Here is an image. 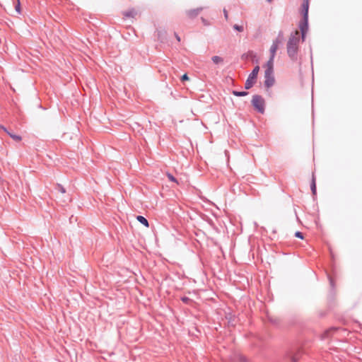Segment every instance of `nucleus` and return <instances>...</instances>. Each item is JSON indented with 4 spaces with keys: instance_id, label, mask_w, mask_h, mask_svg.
Masks as SVG:
<instances>
[{
    "instance_id": "f257e3e1",
    "label": "nucleus",
    "mask_w": 362,
    "mask_h": 362,
    "mask_svg": "<svg viewBox=\"0 0 362 362\" xmlns=\"http://www.w3.org/2000/svg\"><path fill=\"white\" fill-rule=\"evenodd\" d=\"M300 42V33L296 31L295 33L290 37L288 45L287 52L291 59H295L298 50V45Z\"/></svg>"
},
{
    "instance_id": "f03ea898",
    "label": "nucleus",
    "mask_w": 362,
    "mask_h": 362,
    "mask_svg": "<svg viewBox=\"0 0 362 362\" xmlns=\"http://www.w3.org/2000/svg\"><path fill=\"white\" fill-rule=\"evenodd\" d=\"M303 10L302 13L303 15V21L300 23V30L302 33V37H304L305 33L308 30V8H309V4L308 1L306 0L304 1L302 6Z\"/></svg>"
},
{
    "instance_id": "7ed1b4c3",
    "label": "nucleus",
    "mask_w": 362,
    "mask_h": 362,
    "mask_svg": "<svg viewBox=\"0 0 362 362\" xmlns=\"http://www.w3.org/2000/svg\"><path fill=\"white\" fill-rule=\"evenodd\" d=\"M259 71V66L257 65L249 75L245 82V86L246 89H250L255 83Z\"/></svg>"
},
{
    "instance_id": "20e7f679",
    "label": "nucleus",
    "mask_w": 362,
    "mask_h": 362,
    "mask_svg": "<svg viewBox=\"0 0 362 362\" xmlns=\"http://www.w3.org/2000/svg\"><path fill=\"white\" fill-rule=\"evenodd\" d=\"M252 103L255 108L259 112L263 113L264 111L265 102L264 98L260 95L253 96Z\"/></svg>"
},
{
    "instance_id": "39448f33",
    "label": "nucleus",
    "mask_w": 362,
    "mask_h": 362,
    "mask_svg": "<svg viewBox=\"0 0 362 362\" xmlns=\"http://www.w3.org/2000/svg\"><path fill=\"white\" fill-rule=\"evenodd\" d=\"M284 40L283 37L281 35L276 37V39L273 42L272 45L270 47V54L272 58H274L276 50L279 48V45L282 44Z\"/></svg>"
},
{
    "instance_id": "423d86ee",
    "label": "nucleus",
    "mask_w": 362,
    "mask_h": 362,
    "mask_svg": "<svg viewBox=\"0 0 362 362\" xmlns=\"http://www.w3.org/2000/svg\"><path fill=\"white\" fill-rule=\"evenodd\" d=\"M264 84L267 88L272 86L274 83V78L273 76H264Z\"/></svg>"
},
{
    "instance_id": "0eeeda50",
    "label": "nucleus",
    "mask_w": 362,
    "mask_h": 362,
    "mask_svg": "<svg viewBox=\"0 0 362 362\" xmlns=\"http://www.w3.org/2000/svg\"><path fill=\"white\" fill-rule=\"evenodd\" d=\"M136 219L141 223L144 224L146 227H148V221L144 216H138L136 217Z\"/></svg>"
},
{
    "instance_id": "6e6552de",
    "label": "nucleus",
    "mask_w": 362,
    "mask_h": 362,
    "mask_svg": "<svg viewBox=\"0 0 362 362\" xmlns=\"http://www.w3.org/2000/svg\"><path fill=\"white\" fill-rule=\"evenodd\" d=\"M211 60L216 64H221L223 62V59L219 56H214Z\"/></svg>"
},
{
    "instance_id": "1a4fd4ad",
    "label": "nucleus",
    "mask_w": 362,
    "mask_h": 362,
    "mask_svg": "<svg viewBox=\"0 0 362 362\" xmlns=\"http://www.w3.org/2000/svg\"><path fill=\"white\" fill-rule=\"evenodd\" d=\"M8 134L13 139H14L16 141H20L21 140V137L20 136L11 134L10 132H8Z\"/></svg>"
},
{
    "instance_id": "9d476101",
    "label": "nucleus",
    "mask_w": 362,
    "mask_h": 362,
    "mask_svg": "<svg viewBox=\"0 0 362 362\" xmlns=\"http://www.w3.org/2000/svg\"><path fill=\"white\" fill-rule=\"evenodd\" d=\"M233 94L236 96H245L247 94V93L245 92V91L239 92V91L234 90L233 92Z\"/></svg>"
},
{
    "instance_id": "9b49d317",
    "label": "nucleus",
    "mask_w": 362,
    "mask_h": 362,
    "mask_svg": "<svg viewBox=\"0 0 362 362\" xmlns=\"http://www.w3.org/2000/svg\"><path fill=\"white\" fill-rule=\"evenodd\" d=\"M273 62H274V58H272V57H270L269 60L268 61V62L266 64V68H273Z\"/></svg>"
},
{
    "instance_id": "f8f14e48",
    "label": "nucleus",
    "mask_w": 362,
    "mask_h": 362,
    "mask_svg": "<svg viewBox=\"0 0 362 362\" xmlns=\"http://www.w3.org/2000/svg\"><path fill=\"white\" fill-rule=\"evenodd\" d=\"M273 68H266L264 76H273Z\"/></svg>"
},
{
    "instance_id": "ddd939ff",
    "label": "nucleus",
    "mask_w": 362,
    "mask_h": 362,
    "mask_svg": "<svg viewBox=\"0 0 362 362\" xmlns=\"http://www.w3.org/2000/svg\"><path fill=\"white\" fill-rule=\"evenodd\" d=\"M233 28L239 32H243L244 30L243 26L238 25H234Z\"/></svg>"
},
{
    "instance_id": "4468645a",
    "label": "nucleus",
    "mask_w": 362,
    "mask_h": 362,
    "mask_svg": "<svg viewBox=\"0 0 362 362\" xmlns=\"http://www.w3.org/2000/svg\"><path fill=\"white\" fill-rule=\"evenodd\" d=\"M199 12V9H197V10H194V11H190L189 12V15L191 16H197Z\"/></svg>"
},
{
    "instance_id": "2eb2a0df",
    "label": "nucleus",
    "mask_w": 362,
    "mask_h": 362,
    "mask_svg": "<svg viewBox=\"0 0 362 362\" xmlns=\"http://www.w3.org/2000/svg\"><path fill=\"white\" fill-rule=\"evenodd\" d=\"M311 189L313 191V193L315 194V192H316V186H315V180H313V184L311 185Z\"/></svg>"
},
{
    "instance_id": "dca6fc26",
    "label": "nucleus",
    "mask_w": 362,
    "mask_h": 362,
    "mask_svg": "<svg viewBox=\"0 0 362 362\" xmlns=\"http://www.w3.org/2000/svg\"><path fill=\"white\" fill-rule=\"evenodd\" d=\"M16 10L19 13L20 12V0H16Z\"/></svg>"
},
{
    "instance_id": "f3484780",
    "label": "nucleus",
    "mask_w": 362,
    "mask_h": 362,
    "mask_svg": "<svg viewBox=\"0 0 362 362\" xmlns=\"http://www.w3.org/2000/svg\"><path fill=\"white\" fill-rule=\"evenodd\" d=\"M167 176L170 181L177 182V180L172 175L168 174Z\"/></svg>"
},
{
    "instance_id": "a211bd4d",
    "label": "nucleus",
    "mask_w": 362,
    "mask_h": 362,
    "mask_svg": "<svg viewBox=\"0 0 362 362\" xmlns=\"http://www.w3.org/2000/svg\"><path fill=\"white\" fill-rule=\"evenodd\" d=\"M189 78L187 76V74H184L182 77H181V81H188Z\"/></svg>"
},
{
    "instance_id": "6ab92c4d",
    "label": "nucleus",
    "mask_w": 362,
    "mask_h": 362,
    "mask_svg": "<svg viewBox=\"0 0 362 362\" xmlns=\"http://www.w3.org/2000/svg\"><path fill=\"white\" fill-rule=\"evenodd\" d=\"M296 236L298 237V238H303V235L300 232H296Z\"/></svg>"
},
{
    "instance_id": "aec40b11",
    "label": "nucleus",
    "mask_w": 362,
    "mask_h": 362,
    "mask_svg": "<svg viewBox=\"0 0 362 362\" xmlns=\"http://www.w3.org/2000/svg\"><path fill=\"white\" fill-rule=\"evenodd\" d=\"M134 11H130L129 13H127L126 16H134Z\"/></svg>"
},
{
    "instance_id": "412c9836",
    "label": "nucleus",
    "mask_w": 362,
    "mask_h": 362,
    "mask_svg": "<svg viewBox=\"0 0 362 362\" xmlns=\"http://www.w3.org/2000/svg\"><path fill=\"white\" fill-rule=\"evenodd\" d=\"M59 189L60 190L61 192L62 193H64L65 192V189H64L63 187L62 186H59Z\"/></svg>"
},
{
    "instance_id": "4be33fe9",
    "label": "nucleus",
    "mask_w": 362,
    "mask_h": 362,
    "mask_svg": "<svg viewBox=\"0 0 362 362\" xmlns=\"http://www.w3.org/2000/svg\"><path fill=\"white\" fill-rule=\"evenodd\" d=\"M224 16H225V18L227 19L228 18V13L226 10H224Z\"/></svg>"
},
{
    "instance_id": "5701e85b",
    "label": "nucleus",
    "mask_w": 362,
    "mask_h": 362,
    "mask_svg": "<svg viewBox=\"0 0 362 362\" xmlns=\"http://www.w3.org/2000/svg\"><path fill=\"white\" fill-rule=\"evenodd\" d=\"M176 38L177 39V40H178V41H180V37H179V36L176 35Z\"/></svg>"
},
{
    "instance_id": "b1692460",
    "label": "nucleus",
    "mask_w": 362,
    "mask_h": 362,
    "mask_svg": "<svg viewBox=\"0 0 362 362\" xmlns=\"http://www.w3.org/2000/svg\"><path fill=\"white\" fill-rule=\"evenodd\" d=\"M183 300H184V301H187V298H183Z\"/></svg>"
},
{
    "instance_id": "393cba45",
    "label": "nucleus",
    "mask_w": 362,
    "mask_h": 362,
    "mask_svg": "<svg viewBox=\"0 0 362 362\" xmlns=\"http://www.w3.org/2000/svg\"><path fill=\"white\" fill-rule=\"evenodd\" d=\"M1 128H2L5 132H6V128H4V127H1Z\"/></svg>"
}]
</instances>
